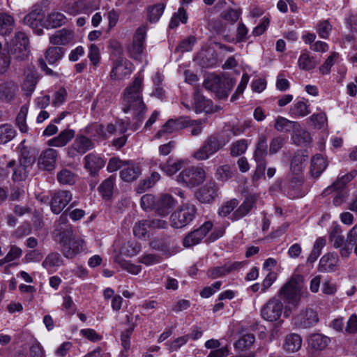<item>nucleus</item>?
<instances>
[{
    "instance_id": "obj_1",
    "label": "nucleus",
    "mask_w": 357,
    "mask_h": 357,
    "mask_svg": "<svg viewBox=\"0 0 357 357\" xmlns=\"http://www.w3.org/2000/svg\"><path fill=\"white\" fill-rule=\"evenodd\" d=\"M142 82L143 79L142 77H136L132 84L125 89L123 93L125 107L123 111L125 113L131 110L133 111L132 120L130 122L133 130H137L140 128L146 110L142 96Z\"/></svg>"
},
{
    "instance_id": "obj_2",
    "label": "nucleus",
    "mask_w": 357,
    "mask_h": 357,
    "mask_svg": "<svg viewBox=\"0 0 357 357\" xmlns=\"http://www.w3.org/2000/svg\"><path fill=\"white\" fill-rule=\"evenodd\" d=\"M61 229L62 228L59 234L61 251L65 257L73 259L83 250L84 241L81 238L73 237V227L67 228L66 230Z\"/></svg>"
},
{
    "instance_id": "obj_3",
    "label": "nucleus",
    "mask_w": 357,
    "mask_h": 357,
    "mask_svg": "<svg viewBox=\"0 0 357 357\" xmlns=\"http://www.w3.org/2000/svg\"><path fill=\"white\" fill-rule=\"evenodd\" d=\"M304 278L301 275H294L280 289L279 294L291 305H297L305 294Z\"/></svg>"
},
{
    "instance_id": "obj_4",
    "label": "nucleus",
    "mask_w": 357,
    "mask_h": 357,
    "mask_svg": "<svg viewBox=\"0 0 357 357\" xmlns=\"http://www.w3.org/2000/svg\"><path fill=\"white\" fill-rule=\"evenodd\" d=\"M234 84L233 79L213 74L207 76L203 83L206 90L214 92L221 99L228 97Z\"/></svg>"
},
{
    "instance_id": "obj_5",
    "label": "nucleus",
    "mask_w": 357,
    "mask_h": 357,
    "mask_svg": "<svg viewBox=\"0 0 357 357\" xmlns=\"http://www.w3.org/2000/svg\"><path fill=\"white\" fill-rule=\"evenodd\" d=\"M268 138L265 134H261L257 139L253 158L257 164L253 175L254 180H258L264 176L266 168V158L268 155Z\"/></svg>"
},
{
    "instance_id": "obj_6",
    "label": "nucleus",
    "mask_w": 357,
    "mask_h": 357,
    "mask_svg": "<svg viewBox=\"0 0 357 357\" xmlns=\"http://www.w3.org/2000/svg\"><path fill=\"white\" fill-rule=\"evenodd\" d=\"M30 53L29 39L26 34L22 31H17L10 42L8 54L12 55L15 59L25 60Z\"/></svg>"
},
{
    "instance_id": "obj_7",
    "label": "nucleus",
    "mask_w": 357,
    "mask_h": 357,
    "mask_svg": "<svg viewBox=\"0 0 357 357\" xmlns=\"http://www.w3.org/2000/svg\"><path fill=\"white\" fill-rule=\"evenodd\" d=\"M196 213L195 205L189 203L183 204L171 215V226L177 229L183 228L194 220Z\"/></svg>"
},
{
    "instance_id": "obj_8",
    "label": "nucleus",
    "mask_w": 357,
    "mask_h": 357,
    "mask_svg": "<svg viewBox=\"0 0 357 357\" xmlns=\"http://www.w3.org/2000/svg\"><path fill=\"white\" fill-rule=\"evenodd\" d=\"M224 146L225 144L217 135H212L206 139L202 146L193 153L192 156L197 160H206Z\"/></svg>"
},
{
    "instance_id": "obj_9",
    "label": "nucleus",
    "mask_w": 357,
    "mask_h": 357,
    "mask_svg": "<svg viewBox=\"0 0 357 357\" xmlns=\"http://www.w3.org/2000/svg\"><path fill=\"white\" fill-rule=\"evenodd\" d=\"M206 178L202 168L191 167L183 169L178 175L177 181L183 185L192 188L201 184Z\"/></svg>"
},
{
    "instance_id": "obj_10",
    "label": "nucleus",
    "mask_w": 357,
    "mask_h": 357,
    "mask_svg": "<svg viewBox=\"0 0 357 357\" xmlns=\"http://www.w3.org/2000/svg\"><path fill=\"white\" fill-rule=\"evenodd\" d=\"M45 14L39 6H34L31 11L24 17V24L31 28L35 33L40 36L45 28Z\"/></svg>"
},
{
    "instance_id": "obj_11",
    "label": "nucleus",
    "mask_w": 357,
    "mask_h": 357,
    "mask_svg": "<svg viewBox=\"0 0 357 357\" xmlns=\"http://www.w3.org/2000/svg\"><path fill=\"white\" fill-rule=\"evenodd\" d=\"M283 311L282 302L276 297L270 298L261 310V317L268 321H275L280 319Z\"/></svg>"
},
{
    "instance_id": "obj_12",
    "label": "nucleus",
    "mask_w": 357,
    "mask_h": 357,
    "mask_svg": "<svg viewBox=\"0 0 357 357\" xmlns=\"http://www.w3.org/2000/svg\"><path fill=\"white\" fill-rule=\"evenodd\" d=\"M146 26L138 27L134 34L132 45L128 47L129 56L136 60L142 59L144 49V43L146 36Z\"/></svg>"
},
{
    "instance_id": "obj_13",
    "label": "nucleus",
    "mask_w": 357,
    "mask_h": 357,
    "mask_svg": "<svg viewBox=\"0 0 357 357\" xmlns=\"http://www.w3.org/2000/svg\"><path fill=\"white\" fill-rule=\"evenodd\" d=\"M257 195L250 194L247 195L243 202L236 208L235 211L229 216L232 222L238 221L248 215L250 211L256 206Z\"/></svg>"
},
{
    "instance_id": "obj_14",
    "label": "nucleus",
    "mask_w": 357,
    "mask_h": 357,
    "mask_svg": "<svg viewBox=\"0 0 357 357\" xmlns=\"http://www.w3.org/2000/svg\"><path fill=\"white\" fill-rule=\"evenodd\" d=\"M132 71V64L127 59L118 56L113 63V68L110 72L112 79H123L129 76Z\"/></svg>"
},
{
    "instance_id": "obj_15",
    "label": "nucleus",
    "mask_w": 357,
    "mask_h": 357,
    "mask_svg": "<svg viewBox=\"0 0 357 357\" xmlns=\"http://www.w3.org/2000/svg\"><path fill=\"white\" fill-rule=\"evenodd\" d=\"M150 245L152 248L161 252L166 257L172 256L178 251V246L175 241L170 236L155 238L151 241Z\"/></svg>"
},
{
    "instance_id": "obj_16",
    "label": "nucleus",
    "mask_w": 357,
    "mask_h": 357,
    "mask_svg": "<svg viewBox=\"0 0 357 357\" xmlns=\"http://www.w3.org/2000/svg\"><path fill=\"white\" fill-rule=\"evenodd\" d=\"M213 223L211 221L204 222L199 228L190 232L183 239V246L185 248L192 247L199 244L206 234L211 230Z\"/></svg>"
},
{
    "instance_id": "obj_17",
    "label": "nucleus",
    "mask_w": 357,
    "mask_h": 357,
    "mask_svg": "<svg viewBox=\"0 0 357 357\" xmlns=\"http://www.w3.org/2000/svg\"><path fill=\"white\" fill-rule=\"evenodd\" d=\"M94 147L92 140L84 135H78L73 143L68 148V155L75 158L78 155H83Z\"/></svg>"
},
{
    "instance_id": "obj_18",
    "label": "nucleus",
    "mask_w": 357,
    "mask_h": 357,
    "mask_svg": "<svg viewBox=\"0 0 357 357\" xmlns=\"http://www.w3.org/2000/svg\"><path fill=\"white\" fill-rule=\"evenodd\" d=\"M58 156L57 151L48 148L43 151L37 160V165L40 170L52 172L55 169Z\"/></svg>"
},
{
    "instance_id": "obj_19",
    "label": "nucleus",
    "mask_w": 357,
    "mask_h": 357,
    "mask_svg": "<svg viewBox=\"0 0 357 357\" xmlns=\"http://www.w3.org/2000/svg\"><path fill=\"white\" fill-rule=\"evenodd\" d=\"M72 193L68 190H58L52 197L50 206L52 211L59 214L71 201Z\"/></svg>"
},
{
    "instance_id": "obj_20",
    "label": "nucleus",
    "mask_w": 357,
    "mask_h": 357,
    "mask_svg": "<svg viewBox=\"0 0 357 357\" xmlns=\"http://www.w3.org/2000/svg\"><path fill=\"white\" fill-rule=\"evenodd\" d=\"M190 123V119L188 117H181L176 120L169 119L162 127V128L157 132L156 137L160 138L165 134H170L174 132L180 130L185 127Z\"/></svg>"
},
{
    "instance_id": "obj_21",
    "label": "nucleus",
    "mask_w": 357,
    "mask_h": 357,
    "mask_svg": "<svg viewBox=\"0 0 357 357\" xmlns=\"http://www.w3.org/2000/svg\"><path fill=\"white\" fill-rule=\"evenodd\" d=\"M339 257L335 252H328L321 257L319 260L318 271L321 273H332L337 270Z\"/></svg>"
},
{
    "instance_id": "obj_22",
    "label": "nucleus",
    "mask_w": 357,
    "mask_h": 357,
    "mask_svg": "<svg viewBox=\"0 0 357 357\" xmlns=\"http://www.w3.org/2000/svg\"><path fill=\"white\" fill-rule=\"evenodd\" d=\"M25 78L22 84V90L26 96H31L34 91L40 79L38 71L34 68H29L24 72Z\"/></svg>"
},
{
    "instance_id": "obj_23",
    "label": "nucleus",
    "mask_w": 357,
    "mask_h": 357,
    "mask_svg": "<svg viewBox=\"0 0 357 357\" xmlns=\"http://www.w3.org/2000/svg\"><path fill=\"white\" fill-rule=\"evenodd\" d=\"M177 202L169 194H162L155 204V211L162 216L168 215L176 206Z\"/></svg>"
},
{
    "instance_id": "obj_24",
    "label": "nucleus",
    "mask_w": 357,
    "mask_h": 357,
    "mask_svg": "<svg viewBox=\"0 0 357 357\" xmlns=\"http://www.w3.org/2000/svg\"><path fill=\"white\" fill-rule=\"evenodd\" d=\"M105 165V160L96 153H89L84 157V167L95 177Z\"/></svg>"
},
{
    "instance_id": "obj_25",
    "label": "nucleus",
    "mask_w": 357,
    "mask_h": 357,
    "mask_svg": "<svg viewBox=\"0 0 357 357\" xmlns=\"http://www.w3.org/2000/svg\"><path fill=\"white\" fill-rule=\"evenodd\" d=\"M319 321L317 313L312 310L307 309L302 311L294 317V324L301 328H309L317 324Z\"/></svg>"
},
{
    "instance_id": "obj_26",
    "label": "nucleus",
    "mask_w": 357,
    "mask_h": 357,
    "mask_svg": "<svg viewBox=\"0 0 357 357\" xmlns=\"http://www.w3.org/2000/svg\"><path fill=\"white\" fill-rule=\"evenodd\" d=\"M308 160V155L305 151H301L296 153L291 161V172L296 176L303 171Z\"/></svg>"
},
{
    "instance_id": "obj_27",
    "label": "nucleus",
    "mask_w": 357,
    "mask_h": 357,
    "mask_svg": "<svg viewBox=\"0 0 357 357\" xmlns=\"http://www.w3.org/2000/svg\"><path fill=\"white\" fill-rule=\"evenodd\" d=\"M73 31L62 29L52 34L50 38V41L54 45H66L73 41Z\"/></svg>"
},
{
    "instance_id": "obj_28",
    "label": "nucleus",
    "mask_w": 357,
    "mask_h": 357,
    "mask_svg": "<svg viewBox=\"0 0 357 357\" xmlns=\"http://www.w3.org/2000/svg\"><path fill=\"white\" fill-rule=\"evenodd\" d=\"M217 190L218 188L215 183H206L197 192V197L202 203L212 202L217 195Z\"/></svg>"
},
{
    "instance_id": "obj_29",
    "label": "nucleus",
    "mask_w": 357,
    "mask_h": 357,
    "mask_svg": "<svg viewBox=\"0 0 357 357\" xmlns=\"http://www.w3.org/2000/svg\"><path fill=\"white\" fill-rule=\"evenodd\" d=\"M328 166L326 160L321 155L316 154L311 159L310 173L312 177L318 178Z\"/></svg>"
},
{
    "instance_id": "obj_30",
    "label": "nucleus",
    "mask_w": 357,
    "mask_h": 357,
    "mask_svg": "<svg viewBox=\"0 0 357 357\" xmlns=\"http://www.w3.org/2000/svg\"><path fill=\"white\" fill-rule=\"evenodd\" d=\"M220 342L218 340L211 339L205 342V347L212 351L206 357H227L229 355L227 346L220 347Z\"/></svg>"
},
{
    "instance_id": "obj_31",
    "label": "nucleus",
    "mask_w": 357,
    "mask_h": 357,
    "mask_svg": "<svg viewBox=\"0 0 357 357\" xmlns=\"http://www.w3.org/2000/svg\"><path fill=\"white\" fill-rule=\"evenodd\" d=\"M75 137V131L66 129L61 131L58 136L53 137L47 142L50 146L63 147L66 146Z\"/></svg>"
},
{
    "instance_id": "obj_32",
    "label": "nucleus",
    "mask_w": 357,
    "mask_h": 357,
    "mask_svg": "<svg viewBox=\"0 0 357 357\" xmlns=\"http://www.w3.org/2000/svg\"><path fill=\"white\" fill-rule=\"evenodd\" d=\"M66 22V16L57 11H54L47 15L45 19V28L55 29L65 24Z\"/></svg>"
},
{
    "instance_id": "obj_33",
    "label": "nucleus",
    "mask_w": 357,
    "mask_h": 357,
    "mask_svg": "<svg viewBox=\"0 0 357 357\" xmlns=\"http://www.w3.org/2000/svg\"><path fill=\"white\" fill-rule=\"evenodd\" d=\"M304 183L303 176H293L288 184V194L293 198L302 197L304 192H302V186Z\"/></svg>"
},
{
    "instance_id": "obj_34",
    "label": "nucleus",
    "mask_w": 357,
    "mask_h": 357,
    "mask_svg": "<svg viewBox=\"0 0 357 357\" xmlns=\"http://www.w3.org/2000/svg\"><path fill=\"white\" fill-rule=\"evenodd\" d=\"M291 139L297 146H307L312 142L310 134L303 129L299 123L298 127L293 131Z\"/></svg>"
},
{
    "instance_id": "obj_35",
    "label": "nucleus",
    "mask_w": 357,
    "mask_h": 357,
    "mask_svg": "<svg viewBox=\"0 0 357 357\" xmlns=\"http://www.w3.org/2000/svg\"><path fill=\"white\" fill-rule=\"evenodd\" d=\"M302 346V338L296 333H291L285 337L283 348L289 352H296Z\"/></svg>"
},
{
    "instance_id": "obj_36",
    "label": "nucleus",
    "mask_w": 357,
    "mask_h": 357,
    "mask_svg": "<svg viewBox=\"0 0 357 357\" xmlns=\"http://www.w3.org/2000/svg\"><path fill=\"white\" fill-rule=\"evenodd\" d=\"M183 166L182 160L169 158L165 162L160 165V168L167 176H172L179 171Z\"/></svg>"
},
{
    "instance_id": "obj_37",
    "label": "nucleus",
    "mask_w": 357,
    "mask_h": 357,
    "mask_svg": "<svg viewBox=\"0 0 357 357\" xmlns=\"http://www.w3.org/2000/svg\"><path fill=\"white\" fill-rule=\"evenodd\" d=\"M194 105L196 113H208L212 111L211 100L206 99L204 96L199 94V92L195 94Z\"/></svg>"
},
{
    "instance_id": "obj_38",
    "label": "nucleus",
    "mask_w": 357,
    "mask_h": 357,
    "mask_svg": "<svg viewBox=\"0 0 357 357\" xmlns=\"http://www.w3.org/2000/svg\"><path fill=\"white\" fill-rule=\"evenodd\" d=\"M356 175L357 171L354 169L351 170L349 173L337 178V179L331 186L328 187L324 190V193H328L333 190L342 189L345 185L350 182L354 177L356 176Z\"/></svg>"
},
{
    "instance_id": "obj_39",
    "label": "nucleus",
    "mask_w": 357,
    "mask_h": 357,
    "mask_svg": "<svg viewBox=\"0 0 357 357\" xmlns=\"http://www.w3.org/2000/svg\"><path fill=\"white\" fill-rule=\"evenodd\" d=\"M15 27L14 18L6 13H0V36L10 35Z\"/></svg>"
},
{
    "instance_id": "obj_40",
    "label": "nucleus",
    "mask_w": 357,
    "mask_h": 357,
    "mask_svg": "<svg viewBox=\"0 0 357 357\" xmlns=\"http://www.w3.org/2000/svg\"><path fill=\"white\" fill-rule=\"evenodd\" d=\"M298 127V123L296 121H289L282 116H278L275 119L274 128L279 132H293L294 129Z\"/></svg>"
},
{
    "instance_id": "obj_41",
    "label": "nucleus",
    "mask_w": 357,
    "mask_h": 357,
    "mask_svg": "<svg viewBox=\"0 0 357 357\" xmlns=\"http://www.w3.org/2000/svg\"><path fill=\"white\" fill-rule=\"evenodd\" d=\"M329 338L321 334H312L308 339V345L316 350H323L329 342Z\"/></svg>"
},
{
    "instance_id": "obj_42",
    "label": "nucleus",
    "mask_w": 357,
    "mask_h": 357,
    "mask_svg": "<svg viewBox=\"0 0 357 357\" xmlns=\"http://www.w3.org/2000/svg\"><path fill=\"white\" fill-rule=\"evenodd\" d=\"M63 264V260L58 252H51L45 259L42 266L48 271L54 267H59Z\"/></svg>"
},
{
    "instance_id": "obj_43",
    "label": "nucleus",
    "mask_w": 357,
    "mask_h": 357,
    "mask_svg": "<svg viewBox=\"0 0 357 357\" xmlns=\"http://www.w3.org/2000/svg\"><path fill=\"white\" fill-rule=\"evenodd\" d=\"M165 6L162 3H159L147 8V19L151 23H155L159 20L162 15Z\"/></svg>"
},
{
    "instance_id": "obj_44",
    "label": "nucleus",
    "mask_w": 357,
    "mask_h": 357,
    "mask_svg": "<svg viewBox=\"0 0 357 357\" xmlns=\"http://www.w3.org/2000/svg\"><path fill=\"white\" fill-rule=\"evenodd\" d=\"M114 181L115 177L110 176L109 178L104 180L98 187V190L104 199H109L112 197Z\"/></svg>"
},
{
    "instance_id": "obj_45",
    "label": "nucleus",
    "mask_w": 357,
    "mask_h": 357,
    "mask_svg": "<svg viewBox=\"0 0 357 357\" xmlns=\"http://www.w3.org/2000/svg\"><path fill=\"white\" fill-rule=\"evenodd\" d=\"M16 135V131L12 125L4 123L0 125V144H5L11 141Z\"/></svg>"
},
{
    "instance_id": "obj_46",
    "label": "nucleus",
    "mask_w": 357,
    "mask_h": 357,
    "mask_svg": "<svg viewBox=\"0 0 357 357\" xmlns=\"http://www.w3.org/2000/svg\"><path fill=\"white\" fill-rule=\"evenodd\" d=\"M29 107L27 105H24L21 107L18 112L15 123L20 131L22 133H26L28 131V126L26 124V117L28 114Z\"/></svg>"
},
{
    "instance_id": "obj_47",
    "label": "nucleus",
    "mask_w": 357,
    "mask_h": 357,
    "mask_svg": "<svg viewBox=\"0 0 357 357\" xmlns=\"http://www.w3.org/2000/svg\"><path fill=\"white\" fill-rule=\"evenodd\" d=\"M17 90V84L14 83L6 84L0 89V96L2 99L7 102H10L15 98Z\"/></svg>"
},
{
    "instance_id": "obj_48",
    "label": "nucleus",
    "mask_w": 357,
    "mask_h": 357,
    "mask_svg": "<svg viewBox=\"0 0 357 357\" xmlns=\"http://www.w3.org/2000/svg\"><path fill=\"white\" fill-rule=\"evenodd\" d=\"M63 55V50L60 47H50L45 54V56L47 62L51 64H55L61 59Z\"/></svg>"
},
{
    "instance_id": "obj_49",
    "label": "nucleus",
    "mask_w": 357,
    "mask_h": 357,
    "mask_svg": "<svg viewBox=\"0 0 357 357\" xmlns=\"http://www.w3.org/2000/svg\"><path fill=\"white\" fill-rule=\"evenodd\" d=\"M86 132L94 139H105L107 137L104 126L99 123H93L86 128Z\"/></svg>"
},
{
    "instance_id": "obj_50",
    "label": "nucleus",
    "mask_w": 357,
    "mask_h": 357,
    "mask_svg": "<svg viewBox=\"0 0 357 357\" xmlns=\"http://www.w3.org/2000/svg\"><path fill=\"white\" fill-rule=\"evenodd\" d=\"M238 204L239 202L236 198L231 199L224 202L218 209V215L222 218L231 215L236 208L238 206Z\"/></svg>"
},
{
    "instance_id": "obj_51",
    "label": "nucleus",
    "mask_w": 357,
    "mask_h": 357,
    "mask_svg": "<svg viewBox=\"0 0 357 357\" xmlns=\"http://www.w3.org/2000/svg\"><path fill=\"white\" fill-rule=\"evenodd\" d=\"M289 113L292 116L303 117L310 113L308 106L302 100L295 102L290 109Z\"/></svg>"
},
{
    "instance_id": "obj_52",
    "label": "nucleus",
    "mask_w": 357,
    "mask_h": 357,
    "mask_svg": "<svg viewBox=\"0 0 357 357\" xmlns=\"http://www.w3.org/2000/svg\"><path fill=\"white\" fill-rule=\"evenodd\" d=\"M140 169L137 166H132L123 168L120 175L121 178L126 182H131L139 177Z\"/></svg>"
},
{
    "instance_id": "obj_53",
    "label": "nucleus",
    "mask_w": 357,
    "mask_h": 357,
    "mask_svg": "<svg viewBox=\"0 0 357 357\" xmlns=\"http://www.w3.org/2000/svg\"><path fill=\"white\" fill-rule=\"evenodd\" d=\"M248 145V141L244 139L233 142L229 148L231 155L233 157L241 155L247 150Z\"/></svg>"
},
{
    "instance_id": "obj_54",
    "label": "nucleus",
    "mask_w": 357,
    "mask_h": 357,
    "mask_svg": "<svg viewBox=\"0 0 357 357\" xmlns=\"http://www.w3.org/2000/svg\"><path fill=\"white\" fill-rule=\"evenodd\" d=\"M57 180L61 184L73 185L75 183L76 175L67 169H63L58 172Z\"/></svg>"
},
{
    "instance_id": "obj_55",
    "label": "nucleus",
    "mask_w": 357,
    "mask_h": 357,
    "mask_svg": "<svg viewBox=\"0 0 357 357\" xmlns=\"http://www.w3.org/2000/svg\"><path fill=\"white\" fill-rule=\"evenodd\" d=\"M241 15V10L234 8H227L222 11L220 14L222 19L229 22L230 24H234L237 22Z\"/></svg>"
},
{
    "instance_id": "obj_56",
    "label": "nucleus",
    "mask_w": 357,
    "mask_h": 357,
    "mask_svg": "<svg viewBox=\"0 0 357 357\" xmlns=\"http://www.w3.org/2000/svg\"><path fill=\"white\" fill-rule=\"evenodd\" d=\"M330 240L335 248L342 247L344 243V238L342 235V230L340 227L335 226L330 234Z\"/></svg>"
},
{
    "instance_id": "obj_57",
    "label": "nucleus",
    "mask_w": 357,
    "mask_h": 357,
    "mask_svg": "<svg viewBox=\"0 0 357 357\" xmlns=\"http://www.w3.org/2000/svg\"><path fill=\"white\" fill-rule=\"evenodd\" d=\"M255 341V337L253 334H245L236 342L235 347L240 350H245L250 348Z\"/></svg>"
},
{
    "instance_id": "obj_58",
    "label": "nucleus",
    "mask_w": 357,
    "mask_h": 357,
    "mask_svg": "<svg viewBox=\"0 0 357 357\" xmlns=\"http://www.w3.org/2000/svg\"><path fill=\"white\" fill-rule=\"evenodd\" d=\"M187 20L188 16L185 9L183 8H180L178 12L175 13L172 16L169 27L170 29H174L178 26L180 22L183 24L186 23Z\"/></svg>"
},
{
    "instance_id": "obj_59",
    "label": "nucleus",
    "mask_w": 357,
    "mask_h": 357,
    "mask_svg": "<svg viewBox=\"0 0 357 357\" xmlns=\"http://www.w3.org/2000/svg\"><path fill=\"white\" fill-rule=\"evenodd\" d=\"M148 225L147 220L139 221L135 224L133 228V233L135 236L139 238H146L148 235Z\"/></svg>"
},
{
    "instance_id": "obj_60",
    "label": "nucleus",
    "mask_w": 357,
    "mask_h": 357,
    "mask_svg": "<svg viewBox=\"0 0 357 357\" xmlns=\"http://www.w3.org/2000/svg\"><path fill=\"white\" fill-rule=\"evenodd\" d=\"M215 176L218 180L226 181L233 176L231 167L229 165H224L217 168Z\"/></svg>"
},
{
    "instance_id": "obj_61",
    "label": "nucleus",
    "mask_w": 357,
    "mask_h": 357,
    "mask_svg": "<svg viewBox=\"0 0 357 357\" xmlns=\"http://www.w3.org/2000/svg\"><path fill=\"white\" fill-rule=\"evenodd\" d=\"M115 261L123 269L126 270L131 274L137 275L141 271V267L139 266L132 264L129 261L121 259L120 257H116Z\"/></svg>"
},
{
    "instance_id": "obj_62",
    "label": "nucleus",
    "mask_w": 357,
    "mask_h": 357,
    "mask_svg": "<svg viewBox=\"0 0 357 357\" xmlns=\"http://www.w3.org/2000/svg\"><path fill=\"white\" fill-rule=\"evenodd\" d=\"M157 200H155L153 195L150 194L144 195L141 198V206L145 211L155 209V204Z\"/></svg>"
},
{
    "instance_id": "obj_63",
    "label": "nucleus",
    "mask_w": 357,
    "mask_h": 357,
    "mask_svg": "<svg viewBox=\"0 0 357 357\" xmlns=\"http://www.w3.org/2000/svg\"><path fill=\"white\" fill-rule=\"evenodd\" d=\"M196 38L195 36H189L181 41L176 48V51L185 52L192 50V46L195 43Z\"/></svg>"
},
{
    "instance_id": "obj_64",
    "label": "nucleus",
    "mask_w": 357,
    "mask_h": 357,
    "mask_svg": "<svg viewBox=\"0 0 357 357\" xmlns=\"http://www.w3.org/2000/svg\"><path fill=\"white\" fill-rule=\"evenodd\" d=\"M298 66L301 69L310 70L315 67V62L307 54H302L298 59Z\"/></svg>"
}]
</instances>
